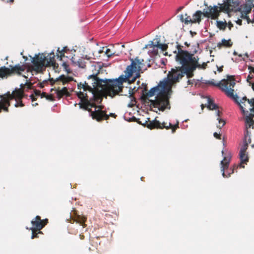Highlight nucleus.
<instances>
[{
	"mask_svg": "<svg viewBox=\"0 0 254 254\" xmlns=\"http://www.w3.org/2000/svg\"><path fill=\"white\" fill-rule=\"evenodd\" d=\"M252 147L253 148H254V144H253V145H252Z\"/></svg>",
	"mask_w": 254,
	"mask_h": 254,
	"instance_id": "obj_62",
	"label": "nucleus"
},
{
	"mask_svg": "<svg viewBox=\"0 0 254 254\" xmlns=\"http://www.w3.org/2000/svg\"><path fill=\"white\" fill-rule=\"evenodd\" d=\"M178 53L176 56V60L182 65L179 66L180 69L184 71L188 78H190V72L191 69L193 68L192 66L195 57H194L193 54H191L187 51L183 50L180 46L178 45Z\"/></svg>",
	"mask_w": 254,
	"mask_h": 254,
	"instance_id": "obj_4",
	"label": "nucleus"
},
{
	"mask_svg": "<svg viewBox=\"0 0 254 254\" xmlns=\"http://www.w3.org/2000/svg\"><path fill=\"white\" fill-rule=\"evenodd\" d=\"M252 6L251 5L246 4L241 6V14H248L251 12Z\"/></svg>",
	"mask_w": 254,
	"mask_h": 254,
	"instance_id": "obj_23",
	"label": "nucleus"
},
{
	"mask_svg": "<svg viewBox=\"0 0 254 254\" xmlns=\"http://www.w3.org/2000/svg\"><path fill=\"white\" fill-rule=\"evenodd\" d=\"M79 237H80V238L81 239V240H83L84 239V236L83 235H79Z\"/></svg>",
	"mask_w": 254,
	"mask_h": 254,
	"instance_id": "obj_53",
	"label": "nucleus"
},
{
	"mask_svg": "<svg viewBox=\"0 0 254 254\" xmlns=\"http://www.w3.org/2000/svg\"><path fill=\"white\" fill-rule=\"evenodd\" d=\"M248 104L249 105V110L252 113H254V98L248 100Z\"/></svg>",
	"mask_w": 254,
	"mask_h": 254,
	"instance_id": "obj_29",
	"label": "nucleus"
},
{
	"mask_svg": "<svg viewBox=\"0 0 254 254\" xmlns=\"http://www.w3.org/2000/svg\"><path fill=\"white\" fill-rule=\"evenodd\" d=\"M32 231L31 239H33L39 237V234H42L43 233L41 230H37V229H30Z\"/></svg>",
	"mask_w": 254,
	"mask_h": 254,
	"instance_id": "obj_27",
	"label": "nucleus"
},
{
	"mask_svg": "<svg viewBox=\"0 0 254 254\" xmlns=\"http://www.w3.org/2000/svg\"><path fill=\"white\" fill-rule=\"evenodd\" d=\"M154 41H150L149 44H148V46L150 48H154V47H155V45H154Z\"/></svg>",
	"mask_w": 254,
	"mask_h": 254,
	"instance_id": "obj_42",
	"label": "nucleus"
},
{
	"mask_svg": "<svg viewBox=\"0 0 254 254\" xmlns=\"http://www.w3.org/2000/svg\"><path fill=\"white\" fill-rule=\"evenodd\" d=\"M32 86V84L31 83H30L27 84L28 88L30 89Z\"/></svg>",
	"mask_w": 254,
	"mask_h": 254,
	"instance_id": "obj_51",
	"label": "nucleus"
},
{
	"mask_svg": "<svg viewBox=\"0 0 254 254\" xmlns=\"http://www.w3.org/2000/svg\"><path fill=\"white\" fill-rule=\"evenodd\" d=\"M232 45L233 42L231 41V39L226 40L223 39L222 40L221 42L217 44V47L219 48H221L222 47L230 48Z\"/></svg>",
	"mask_w": 254,
	"mask_h": 254,
	"instance_id": "obj_18",
	"label": "nucleus"
},
{
	"mask_svg": "<svg viewBox=\"0 0 254 254\" xmlns=\"http://www.w3.org/2000/svg\"><path fill=\"white\" fill-rule=\"evenodd\" d=\"M234 55H237V53H236V52H234Z\"/></svg>",
	"mask_w": 254,
	"mask_h": 254,
	"instance_id": "obj_60",
	"label": "nucleus"
},
{
	"mask_svg": "<svg viewBox=\"0 0 254 254\" xmlns=\"http://www.w3.org/2000/svg\"><path fill=\"white\" fill-rule=\"evenodd\" d=\"M46 98L48 99V100H53V97L52 96V95H47L46 96Z\"/></svg>",
	"mask_w": 254,
	"mask_h": 254,
	"instance_id": "obj_44",
	"label": "nucleus"
},
{
	"mask_svg": "<svg viewBox=\"0 0 254 254\" xmlns=\"http://www.w3.org/2000/svg\"><path fill=\"white\" fill-rule=\"evenodd\" d=\"M135 89V87L133 88H132L131 87H129L128 89V94H129V97L130 98L131 101H134L135 102V98L133 96V94L134 93V92L133 91V90Z\"/></svg>",
	"mask_w": 254,
	"mask_h": 254,
	"instance_id": "obj_30",
	"label": "nucleus"
},
{
	"mask_svg": "<svg viewBox=\"0 0 254 254\" xmlns=\"http://www.w3.org/2000/svg\"><path fill=\"white\" fill-rule=\"evenodd\" d=\"M55 56L54 52L50 53L46 57L43 54L36 56L32 60L33 69L37 72L42 71L44 67L53 66L58 67V64L56 63Z\"/></svg>",
	"mask_w": 254,
	"mask_h": 254,
	"instance_id": "obj_5",
	"label": "nucleus"
},
{
	"mask_svg": "<svg viewBox=\"0 0 254 254\" xmlns=\"http://www.w3.org/2000/svg\"><path fill=\"white\" fill-rule=\"evenodd\" d=\"M251 131L248 129H245L244 134V138L243 140V145L242 146L240 152L246 153L249 144L251 143Z\"/></svg>",
	"mask_w": 254,
	"mask_h": 254,
	"instance_id": "obj_11",
	"label": "nucleus"
},
{
	"mask_svg": "<svg viewBox=\"0 0 254 254\" xmlns=\"http://www.w3.org/2000/svg\"><path fill=\"white\" fill-rule=\"evenodd\" d=\"M208 83L211 85H216L213 82L208 81ZM236 84L234 76H227L226 79L221 80L219 83L216 84L223 91L225 92L227 96L234 100L235 102L239 105L242 111L244 114H248L249 112L248 108L249 105L248 104V100L246 97H244L240 101L238 100V96L234 94V87Z\"/></svg>",
	"mask_w": 254,
	"mask_h": 254,
	"instance_id": "obj_3",
	"label": "nucleus"
},
{
	"mask_svg": "<svg viewBox=\"0 0 254 254\" xmlns=\"http://www.w3.org/2000/svg\"><path fill=\"white\" fill-rule=\"evenodd\" d=\"M187 82L188 85H192L194 82V80H188Z\"/></svg>",
	"mask_w": 254,
	"mask_h": 254,
	"instance_id": "obj_46",
	"label": "nucleus"
},
{
	"mask_svg": "<svg viewBox=\"0 0 254 254\" xmlns=\"http://www.w3.org/2000/svg\"><path fill=\"white\" fill-rule=\"evenodd\" d=\"M3 1L5 2H7V3H9L10 4H12L14 2V0H3Z\"/></svg>",
	"mask_w": 254,
	"mask_h": 254,
	"instance_id": "obj_45",
	"label": "nucleus"
},
{
	"mask_svg": "<svg viewBox=\"0 0 254 254\" xmlns=\"http://www.w3.org/2000/svg\"><path fill=\"white\" fill-rule=\"evenodd\" d=\"M251 78V77H250V76L249 75V76H248V78Z\"/></svg>",
	"mask_w": 254,
	"mask_h": 254,
	"instance_id": "obj_64",
	"label": "nucleus"
},
{
	"mask_svg": "<svg viewBox=\"0 0 254 254\" xmlns=\"http://www.w3.org/2000/svg\"><path fill=\"white\" fill-rule=\"evenodd\" d=\"M241 17L243 19H246L248 23H252V19H251L248 14H241Z\"/></svg>",
	"mask_w": 254,
	"mask_h": 254,
	"instance_id": "obj_34",
	"label": "nucleus"
},
{
	"mask_svg": "<svg viewBox=\"0 0 254 254\" xmlns=\"http://www.w3.org/2000/svg\"><path fill=\"white\" fill-rule=\"evenodd\" d=\"M198 60L199 58L197 56H196L194 64L192 65V66H193L194 68L191 69V71L190 73V74L191 75H190V78H191L193 76V72L195 70L196 68H198L199 69H206L207 66V63H203L202 64H200L198 63Z\"/></svg>",
	"mask_w": 254,
	"mask_h": 254,
	"instance_id": "obj_14",
	"label": "nucleus"
},
{
	"mask_svg": "<svg viewBox=\"0 0 254 254\" xmlns=\"http://www.w3.org/2000/svg\"><path fill=\"white\" fill-rule=\"evenodd\" d=\"M34 94L35 96H39L41 95V91L38 90H35L34 91Z\"/></svg>",
	"mask_w": 254,
	"mask_h": 254,
	"instance_id": "obj_40",
	"label": "nucleus"
},
{
	"mask_svg": "<svg viewBox=\"0 0 254 254\" xmlns=\"http://www.w3.org/2000/svg\"><path fill=\"white\" fill-rule=\"evenodd\" d=\"M254 23V18H253L252 19V23Z\"/></svg>",
	"mask_w": 254,
	"mask_h": 254,
	"instance_id": "obj_56",
	"label": "nucleus"
},
{
	"mask_svg": "<svg viewBox=\"0 0 254 254\" xmlns=\"http://www.w3.org/2000/svg\"><path fill=\"white\" fill-rule=\"evenodd\" d=\"M77 64L79 67L81 68H85V67L86 66L85 63L83 62L81 60H80L77 62Z\"/></svg>",
	"mask_w": 254,
	"mask_h": 254,
	"instance_id": "obj_37",
	"label": "nucleus"
},
{
	"mask_svg": "<svg viewBox=\"0 0 254 254\" xmlns=\"http://www.w3.org/2000/svg\"><path fill=\"white\" fill-rule=\"evenodd\" d=\"M223 70V66H221L218 68V71L219 72H222Z\"/></svg>",
	"mask_w": 254,
	"mask_h": 254,
	"instance_id": "obj_52",
	"label": "nucleus"
},
{
	"mask_svg": "<svg viewBox=\"0 0 254 254\" xmlns=\"http://www.w3.org/2000/svg\"><path fill=\"white\" fill-rule=\"evenodd\" d=\"M73 80V77L70 76H65L64 75H61L59 78H57L54 83L62 82L63 85Z\"/></svg>",
	"mask_w": 254,
	"mask_h": 254,
	"instance_id": "obj_16",
	"label": "nucleus"
},
{
	"mask_svg": "<svg viewBox=\"0 0 254 254\" xmlns=\"http://www.w3.org/2000/svg\"><path fill=\"white\" fill-rule=\"evenodd\" d=\"M222 112H221L219 110H217L216 112V115L217 116H218V118H219L221 116Z\"/></svg>",
	"mask_w": 254,
	"mask_h": 254,
	"instance_id": "obj_43",
	"label": "nucleus"
},
{
	"mask_svg": "<svg viewBox=\"0 0 254 254\" xmlns=\"http://www.w3.org/2000/svg\"><path fill=\"white\" fill-rule=\"evenodd\" d=\"M201 107L202 109L203 110V108H204V105H203V104H202V105H201Z\"/></svg>",
	"mask_w": 254,
	"mask_h": 254,
	"instance_id": "obj_55",
	"label": "nucleus"
},
{
	"mask_svg": "<svg viewBox=\"0 0 254 254\" xmlns=\"http://www.w3.org/2000/svg\"><path fill=\"white\" fill-rule=\"evenodd\" d=\"M115 200V198L110 195H107L105 197H103L102 200V203H106V201H109L110 204H111V202H113Z\"/></svg>",
	"mask_w": 254,
	"mask_h": 254,
	"instance_id": "obj_28",
	"label": "nucleus"
},
{
	"mask_svg": "<svg viewBox=\"0 0 254 254\" xmlns=\"http://www.w3.org/2000/svg\"><path fill=\"white\" fill-rule=\"evenodd\" d=\"M217 5L208 6L206 10L203 9V15L207 18H210L211 19H217L220 16L221 12L227 13L228 7L227 5H224L223 3H218Z\"/></svg>",
	"mask_w": 254,
	"mask_h": 254,
	"instance_id": "obj_8",
	"label": "nucleus"
},
{
	"mask_svg": "<svg viewBox=\"0 0 254 254\" xmlns=\"http://www.w3.org/2000/svg\"><path fill=\"white\" fill-rule=\"evenodd\" d=\"M24 96V93L20 89L13 91L11 93L10 92L0 95V113L2 112H8L9 107L10 106V101L14 99L22 100Z\"/></svg>",
	"mask_w": 254,
	"mask_h": 254,
	"instance_id": "obj_6",
	"label": "nucleus"
},
{
	"mask_svg": "<svg viewBox=\"0 0 254 254\" xmlns=\"http://www.w3.org/2000/svg\"><path fill=\"white\" fill-rule=\"evenodd\" d=\"M236 23L239 25H242V20L241 19H238L237 21H236Z\"/></svg>",
	"mask_w": 254,
	"mask_h": 254,
	"instance_id": "obj_49",
	"label": "nucleus"
},
{
	"mask_svg": "<svg viewBox=\"0 0 254 254\" xmlns=\"http://www.w3.org/2000/svg\"><path fill=\"white\" fill-rule=\"evenodd\" d=\"M105 53L108 57H111L112 56L115 55V53L112 52L110 49L108 48L106 49Z\"/></svg>",
	"mask_w": 254,
	"mask_h": 254,
	"instance_id": "obj_36",
	"label": "nucleus"
},
{
	"mask_svg": "<svg viewBox=\"0 0 254 254\" xmlns=\"http://www.w3.org/2000/svg\"><path fill=\"white\" fill-rule=\"evenodd\" d=\"M11 68H9V72L8 73V76L11 75L12 74H21V72L24 71L26 68L25 65H20L19 64H16L15 66H10Z\"/></svg>",
	"mask_w": 254,
	"mask_h": 254,
	"instance_id": "obj_13",
	"label": "nucleus"
},
{
	"mask_svg": "<svg viewBox=\"0 0 254 254\" xmlns=\"http://www.w3.org/2000/svg\"><path fill=\"white\" fill-rule=\"evenodd\" d=\"M158 48L161 49L163 51H166L168 48V45L165 44L160 43Z\"/></svg>",
	"mask_w": 254,
	"mask_h": 254,
	"instance_id": "obj_35",
	"label": "nucleus"
},
{
	"mask_svg": "<svg viewBox=\"0 0 254 254\" xmlns=\"http://www.w3.org/2000/svg\"><path fill=\"white\" fill-rule=\"evenodd\" d=\"M57 51L60 54V55H57L58 58H60V60H62V58L64 56V53L65 52V48H64L62 51H60L59 48Z\"/></svg>",
	"mask_w": 254,
	"mask_h": 254,
	"instance_id": "obj_32",
	"label": "nucleus"
},
{
	"mask_svg": "<svg viewBox=\"0 0 254 254\" xmlns=\"http://www.w3.org/2000/svg\"><path fill=\"white\" fill-rule=\"evenodd\" d=\"M37 105H38V103H36L33 104V106H36Z\"/></svg>",
	"mask_w": 254,
	"mask_h": 254,
	"instance_id": "obj_57",
	"label": "nucleus"
},
{
	"mask_svg": "<svg viewBox=\"0 0 254 254\" xmlns=\"http://www.w3.org/2000/svg\"><path fill=\"white\" fill-rule=\"evenodd\" d=\"M217 120L219 121V125L217 126V127L221 129L225 125L226 122L224 120L219 118H218Z\"/></svg>",
	"mask_w": 254,
	"mask_h": 254,
	"instance_id": "obj_31",
	"label": "nucleus"
},
{
	"mask_svg": "<svg viewBox=\"0 0 254 254\" xmlns=\"http://www.w3.org/2000/svg\"><path fill=\"white\" fill-rule=\"evenodd\" d=\"M216 26L221 30H225L227 26V23L226 20L224 21L217 20L216 21Z\"/></svg>",
	"mask_w": 254,
	"mask_h": 254,
	"instance_id": "obj_24",
	"label": "nucleus"
},
{
	"mask_svg": "<svg viewBox=\"0 0 254 254\" xmlns=\"http://www.w3.org/2000/svg\"><path fill=\"white\" fill-rule=\"evenodd\" d=\"M86 220V217L83 215H77L76 216L75 219H74V222L79 224L83 228H85L86 227V224H85Z\"/></svg>",
	"mask_w": 254,
	"mask_h": 254,
	"instance_id": "obj_17",
	"label": "nucleus"
},
{
	"mask_svg": "<svg viewBox=\"0 0 254 254\" xmlns=\"http://www.w3.org/2000/svg\"><path fill=\"white\" fill-rule=\"evenodd\" d=\"M241 0H226L223 3L224 5H227L228 9L227 10V14L230 13L235 10V8L239 5Z\"/></svg>",
	"mask_w": 254,
	"mask_h": 254,
	"instance_id": "obj_12",
	"label": "nucleus"
},
{
	"mask_svg": "<svg viewBox=\"0 0 254 254\" xmlns=\"http://www.w3.org/2000/svg\"><path fill=\"white\" fill-rule=\"evenodd\" d=\"M9 68L5 66L0 67V77L3 78L8 76Z\"/></svg>",
	"mask_w": 254,
	"mask_h": 254,
	"instance_id": "obj_25",
	"label": "nucleus"
},
{
	"mask_svg": "<svg viewBox=\"0 0 254 254\" xmlns=\"http://www.w3.org/2000/svg\"><path fill=\"white\" fill-rule=\"evenodd\" d=\"M63 65L65 66H66V64L65 63H64Z\"/></svg>",
	"mask_w": 254,
	"mask_h": 254,
	"instance_id": "obj_61",
	"label": "nucleus"
},
{
	"mask_svg": "<svg viewBox=\"0 0 254 254\" xmlns=\"http://www.w3.org/2000/svg\"><path fill=\"white\" fill-rule=\"evenodd\" d=\"M57 97L60 99L63 97L64 96H66V97L70 96V93L67 91L66 87H63L62 89H60L59 88L57 90Z\"/></svg>",
	"mask_w": 254,
	"mask_h": 254,
	"instance_id": "obj_19",
	"label": "nucleus"
},
{
	"mask_svg": "<svg viewBox=\"0 0 254 254\" xmlns=\"http://www.w3.org/2000/svg\"><path fill=\"white\" fill-rule=\"evenodd\" d=\"M183 7H180L179 8H178V10H181L182 9H183Z\"/></svg>",
	"mask_w": 254,
	"mask_h": 254,
	"instance_id": "obj_54",
	"label": "nucleus"
},
{
	"mask_svg": "<svg viewBox=\"0 0 254 254\" xmlns=\"http://www.w3.org/2000/svg\"><path fill=\"white\" fill-rule=\"evenodd\" d=\"M240 158L241 162L238 165H234L233 169H232L231 172H226V174L225 171L229 167L231 157L227 156L224 157L223 160H222L221 162V171L222 172V175L224 177L228 178L230 177L231 174L234 172V170L235 169H237L239 167L242 168H245L244 164H247V163L249 161L248 155L246 153L240 152Z\"/></svg>",
	"mask_w": 254,
	"mask_h": 254,
	"instance_id": "obj_7",
	"label": "nucleus"
},
{
	"mask_svg": "<svg viewBox=\"0 0 254 254\" xmlns=\"http://www.w3.org/2000/svg\"><path fill=\"white\" fill-rule=\"evenodd\" d=\"M131 61V64L126 68L125 76L122 75L115 79H102L97 74H93L88 77L89 80L92 79V86L86 81L77 84L79 91H76V95L80 100L78 105L80 108L88 111L93 120L100 122L108 120L110 116L117 117L114 113L107 115L105 111H103V106L97 104L101 103L104 96L114 97L122 92L124 82L133 83L140 77V71L145 65L144 60L136 57Z\"/></svg>",
	"mask_w": 254,
	"mask_h": 254,
	"instance_id": "obj_1",
	"label": "nucleus"
},
{
	"mask_svg": "<svg viewBox=\"0 0 254 254\" xmlns=\"http://www.w3.org/2000/svg\"><path fill=\"white\" fill-rule=\"evenodd\" d=\"M14 106L16 108L18 107H23L24 106V104L22 103V100H16V103L14 104Z\"/></svg>",
	"mask_w": 254,
	"mask_h": 254,
	"instance_id": "obj_33",
	"label": "nucleus"
},
{
	"mask_svg": "<svg viewBox=\"0 0 254 254\" xmlns=\"http://www.w3.org/2000/svg\"><path fill=\"white\" fill-rule=\"evenodd\" d=\"M208 105L207 106V108L209 109L213 110L218 108V106L216 104H215L213 102V101L210 98H208Z\"/></svg>",
	"mask_w": 254,
	"mask_h": 254,
	"instance_id": "obj_26",
	"label": "nucleus"
},
{
	"mask_svg": "<svg viewBox=\"0 0 254 254\" xmlns=\"http://www.w3.org/2000/svg\"><path fill=\"white\" fill-rule=\"evenodd\" d=\"M153 41H154V45L155 47L158 48L160 45L159 41L158 39H154Z\"/></svg>",
	"mask_w": 254,
	"mask_h": 254,
	"instance_id": "obj_38",
	"label": "nucleus"
},
{
	"mask_svg": "<svg viewBox=\"0 0 254 254\" xmlns=\"http://www.w3.org/2000/svg\"><path fill=\"white\" fill-rule=\"evenodd\" d=\"M253 88L254 90V85H253Z\"/></svg>",
	"mask_w": 254,
	"mask_h": 254,
	"instance_id": "obj_63",
	"label": "nucleus"
},
{
	"mask_svg": "<svg viewBox=\"0 0 254 254\" xmlns=\"http://www.w3.org/2000/svg\"><path fill=\"white\" fill-rule=\"evenodd\" d=\"M249 69L250 70V71H252L254 73V67L249 66Z\"/></svg>",
	"mask_w": 254,
	"mask_h": 254,
	"instance_id": "obj_50",
	"label": "nucleus"
},
{
	"mask_svg": "<svg viewBox=\"0 0 254 254\" xmlns=\"http://www.w3.org/2000/svg\"><path fill=\"white\" fill-rule=\"evenodd\" d=\"M253 117H254V113L252 112L246 116L245 119L246 129L249 130L251 128L254 129V120L253 119Z\"/></svg>",
	"mask_w": 254,
	"mask_h": 254,
	"instance_id": "obj_15",
	"label": "nucleus"
},
{
	"mask_svg": "<svg viewBox=\"0 0 254 254\" xmlns=\"http://www.w3.org/2000/svg\"><path fill=\"white\" fill-rule=\"evenodd\" d=\"M180 18L181 21L182 22H184L186 24L193 23L192 19L190 18V16L188 15L187 13H186L184 15L183 14H181L180 15Z\"/></svg>",
	"mask_w": 254,
	"mask_h": 254,
	"instance_id": "obj_21",
	"label": "nucleus"
},
{
	"mask_svg": "<svg viewBox=\"0 0 254 254\" xmlns=\"http://www.w3.org/2000/svg\"><path fill=\"white\" fill-rule=\"evenodd\" d=\"M31 99H32V101L34 102V101H36L37 100V98L34 96L33 94H31L30 96Z\"/></svg>",
	"mask_w": 254,
	"mask_h": 254,
	"instance_id": "obj_47",
	"label": "nucleus"
},
{
	"mask_svg": "<svg viewBox=\"0 0 254 254\" xmlns=\"http://www.w3.org/2000/svg\"><path fill=\"white\" fill-rule=\"evenodd\" d=\"M186 73L180 69V67L176 69L172 68L167 75V79L160 83V86L162 88L157 97L154 100H150L151 105L154 108H157L160 111H163L166 109H170L169 97L167 94L168 91L171 89L172 86L180 81Z\"/></svg>",
	"mask_w": 254,
	"mask_h": 254,
	"instance_id": "obj_2",
	"label": "nucleus"
},
{
	"mask_svg": "<svg viewBox=\"0 0 254 254\" xmlns=\"http://www.w3.org/2000/svg\"><path fill=\"white\" fill-rule=\"evenodd\" d=\"M32 227L30 229H37V230H41L45 225L48 223V219H45L42 220L41 217L37 215L31 222Z\"/></svg>",
	"mask_w": 254,
	"mask_h": 254,
	"instance_id": "obj_10",
	"label": "nucleus"
},
{
	"mask_svg": "<svg viewBox=\"0 0 254 254\" xmlns=\"http://www.w3.org/2000/svg\"><path fill=\"white\" fill-rule=\"evenodd\" d=\"M185 44L187 46H189V44L187 43V42H185Z\"/></svg>",
	"mask_w": 254,
	"mask_h": 254,
	"instance_id": "obj_59",
	"label": "nucleus"
},
{
	"mask_svg": "<svg viewBox=\"0 0 254 254\" xmlns=\"http://www.w3.org/2000/svg\"><path fill=\"white\" fill-rule=\"evenodd\" d=\"M203 14V12L200 10H197L192 15V20L193 23H199L201 20V15Z\"/></svg>",
	"mask_w": 254,
	"mask_h": 254,
	"instance_id": "obj_20",
	"label": "nucleus"
},
{
	"mask_svg": "<svg viewBox=\"0 0 254 254\" xmlns=\"http://www.w3.org/2000/svg\"><path fill=\"white\" fill-rule=\"evenodd\" d=\"M144 90H146V91L147 90V86H146V85H145Z\"/></svg>",
	"mask_w": 254,
	"mask_h": 254,
	"instance_id": "obj_58",
	"label": "nucleus"
},
{
	"mask_svg": "<svg viewBox=\"0 0 254 254\" xmlns=\"http://www.w3.org/2000/svg\"><path fill=\"white\" fill-rule=\"evenodd\" d=\"M47 95H47L46 93H45V92H43V93H41V95H40L42 98H44V97L46 98V96Z\"/></svg>",
	"mask_w": 254,
	"mask_h": 254,
	"instance_id": "obj_48",
	"label": "nucleus"
},
{
	"mask_svg": "<svg viewBox=\"0 0 254 254\" xmlns=\"http://www.w3.org/2000/svg\"><path fill=\"white\" fill-rule=\"evenodd\" d=\"M138 123L140 125H143L144 126L147 127L150 129H153L155 128H166V129H168L171 128L172 133H174L176 131V130L179 128L178 124L173 125L170 123L163 122L161 123L159 121L157 120L156 119H155L152 121H149V122L145 121L144 124L142 123L140 121H138Z\"/></svg>",
	"mask_w": 254,
	"mask_h": 254,
	"instance_id": "obj_9",
	"label": "nucleus"
},
{
	"mask_svg": "<svg viewBox=\"0 0 254 254\" xmlns=\"http://www.w3.org/2000/svg\"><path fill=\"white\" fill-rule=\"evenodd\" d=\"M161 88V91L158 93V94H159V93L163 91V89H162V88L160 86V84L158 86H156V87H153L152 88H151L149 91L148 92H147L146 93V95L148 97H152L153 96H154L155 93L158 92L159 90V88ZM158 96H157L156 97H157Z\"/></svg>",
	"mask_w": 254,
	"mask_h": 254,
	"instance_id": "obj_22",
	"label": "nucleus"
},
{
	"mask_svg": "<svg viewBox=\"0 0 254 254\" xmlns=\"http://www.w3.org/2000/svg\"><path fill=\"white\" fill-rule=\"evenodd\" d=\"M227 26L229 28V29L231 30V28L233 27V24L232 23L231 21H230L227 23Z\"/></svg>",
	"mask_w": 254,
	"mask_h": 254,
	"instance_id": "obj_41",
	"label": "nucleus"
},
{
	"mask_svg": "<svg viewBox=\"0 0 254 254\" xmlns=\"http://www.w3.org/2000/svg\"><path fill=\"white\" fill-rule=\"evenodd\" d=\"M214 136L218 139H221V134L220 133H218L217 132H214L213 134Z\"/></svg>",
	"mask_w": 254,
	"mask_h": 254,
	"instance_id": "obj_39",
	"label": "nucleus"
}]
</instances>
